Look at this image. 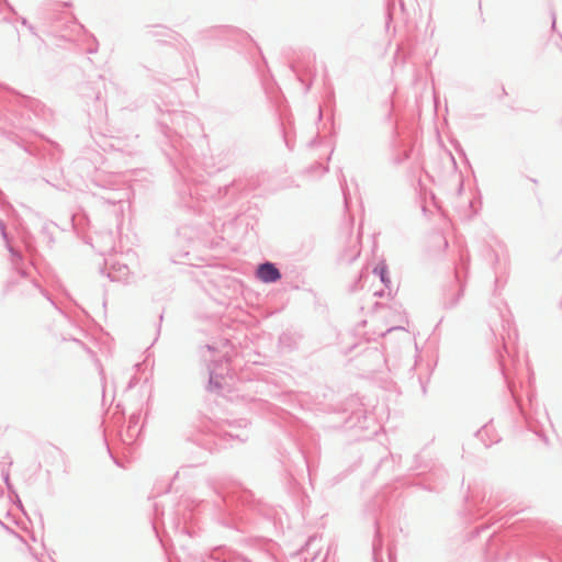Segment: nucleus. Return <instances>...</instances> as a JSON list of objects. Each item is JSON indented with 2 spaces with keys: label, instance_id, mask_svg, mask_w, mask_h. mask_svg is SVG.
I'll use <instances>...</instances> for the list:
<instances>
[{
  "label": "nucleus",
  "instance_id": "nucleus-1",
  "mask_svg": "<svg viewBox=\"0 0 562 562\" xmlns=\"http://www.w3.org/2000/svg\"><path fill=\"white\" fill-rule=\"evenodd\" d=\"M257 278L265 283L277 282L281 278L279 269L271 262H265L258 266L256 270Z\"/></svg>",
  "mask_w": 562,
  "mask_h": 562
},
{
  "label": "nucleus",
  "instance_id": "nucleus-2",
  "mask_svg": "<svg viewBox=\"0 0 562 562\" xmlns=\"http://www.w3.org/2000/svg\"><path fill=\"white\" fill-rule=\"evenodd\" d=\"M376 270L380 271V277H381L382 281H385V267H379V268H376Z\"/></svg>",
  "mask_w": 562,
  "mask_h": 562
}]
</instances>
